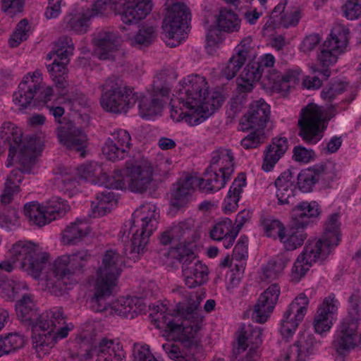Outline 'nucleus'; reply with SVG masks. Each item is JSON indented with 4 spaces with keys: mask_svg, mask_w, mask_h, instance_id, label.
<instances>
[{
    "mask_svg": "<svg viewBox=\"0 0 361 361\" xmlns=\"http://www.w3.org/2000/svg\"><path fill=\"white\" fill-rule=\"evenodd\" d=\"M341 240L338 214H333L326 224L325 230L321 239L314 243L305 245L302 252L298 257L292 270V278L298 281L309 270L312 263L319 259L324 260L331 249L338 245Z\"/></svg>",
    "mask_w": 361,
    "mask_h": 361,
    "instance_id": "nucleus-1",
    "label": "nucleus"
},
{
    "mask_svg": "<svg viewBox=\"0 0 361 361\" xmlns=\"http://www.w3.org/2000/svg\"><path fill=\"white\" fill-rule=\"evenodd\" d=\"M90 258L87 250L57 257L47 274L46 288L53 295H62L68 284L76 282L75 276L84 272Z\"/></svg>",
    "mask_w": 361,
    "mask_h": 361,
    "instance_id": "nucleus-2",
    "label": "nucleus"
},
{
    "mask_svg": "<svg viewBox=\"0 0 361 361\" xmlns=\"http://www.w3.org/2000/svg\"><path fill=\"white\" fill-rule=\"evenodd\" d=\"M123 264V257L117 252L109 250L104 254L102 264L97 271L94 294L90 300L94 311L102 312L106 309V299L116 286Z\"/></svg>",
    "mask_w": 361,
    "mask_h": 361,
    "instance_id": "nucleus-3",
    "label": "nucleus"
},
{
    "mask_svg": "<svg viewBox=\"0 0 361 361\" xmlns=\"http://www.w3.org/2000/svg\"><path fill=\"white\" fill-rule=\"evenodd\" d=\"M195 300L190 298L187 305L178 302L171 315L174 317L172 321L167 323L169 336L173 339L188 341L193 338L200 329L199 321L201 320L197 308L201 298L195 295Z\"/></svg>",
    "mask_w": 361,
    "mask_h": 361,
    "instance_id": "nucleus-4",
    "label": "nucleus"
},
{
    "mask_svg": "<svg viewBox=\"0 0 361 361\" xmlns=\"http://www.w3.org/2000/svg\"><path fill=\"white\" fill-rule=\"evenodd\" d=\"M11 255L13 262L8 260L0 262V271L10 273L13 269V264L19 262L20 268L37 279L49 264V255L45 252H37L35 245L31 242L15 244L11 250Z\"/></svg>",
    "mask_w": 361,
    "mask_h": 361,
    "instance_id": "nucleus-5",
    "label": "nucleus"
},
{
    "mask_svg": "<svg viewBox=\"0 0 361 361\" xmlns=\"http://www.w3.org/2000/svg\"><path fill=\"white\" fill-rule=\"evenodd\" d=\"M100 89L102 107L114 114L126 113L138 99L137 92L123 85L121 80L114 75L108 78Z\"/></svg>",
    "mask_w": 361,
    "mask_h": 361,
    "instance_id": "nucleus-6",
    "label": "nucleus"
},
{
    "mask_svg": "<svg viewBox=\"0 0 361 361\" xmlns=\"http://www.w3.org/2000/svg\"><path fill=\"white\" fill-rule=\"evenodd\" d=\"M159 217L156 207L150 204L142 205L134 212L130 226L133 237L130 254L143 252L149 236L157 228Z\"/></svg>",
    "mask_w": 361,
    "mask_h": 361,
    "instance_id": "nucleus-7",
    "label": "nucleus"
},
{
    "mask_svg": "<svg viewBox=\"0 0 361 361\" xmlns=\"http://www.w3.org/2000/svg\"><path fill=\"white\" fill-rule=\"evenodd\" d=\"M336 105H331L327 109L329 117L326 118L319 106L309 104L302 108L298 122V135L308 144H316L324 136L328 121L336 114Z\"/></svg>",
    "mask_w": 361,
    "mask_h": 361,
    "instance_id": "nucleus-8",
    "label": "nucleus"
},
{
    "mask_svg": "<svg viewBox=\"0 0 361 361\" xmlns=\"http://www.w3.org/2000/svg\"><path fill=\"white\" fill-rule=\"evenodd\" d=\"M319 214V205L316 202H303L292 209L289 233L287 235L283 234V238L280 239L286 250L292 251L302 245L307 238L304 228Z\"/></svg>",
    "mask_w": 361,
    "mask_h": 361,
    "instance_id": "nucleus-9",
    "label": "nucleus"
},
{
    "mask_svg": "<svg viewBox=\"0 0 361 361\" xmlns=\"http://www.w3.org/2000/svg\"><path fill=\"white\" fill-rule=\"evenodd\" d=\"M35 141L31 140L20 149V169H13L6 178L4 189L0 195V201L3 204L11 202L14 195L20 192L19 185L22 182V173H30L35 164Z\"/></svg>",
    "mask_w": 361,
    "mask_h": 361,
    "instance_id": "nucleus-10",
    "label": "nucleus"
},
{
    "mask_svg": "<svg viewBox=\"0 0 361 361\" xmlns=\"http://www.w3.org/2000/svg\"><path fill=\"white\" fill-rule=\"evenodd\" d=\"M16 310L18 318L32 328H49V318L56 319L59 323L63 321V310L61 307H54L39 314L31 295L25 294L18 300Z\"/></svg>",
    "mask_w": 361,
    "mask_h": 361,
    "instance_id": "nucleus-11",
    "label": "nucleus"
},
{
    "mask_svg": "<svg viewBox=\"0 0 361 361\" xmlns=\"http://www.w3.org/2000/svg\"><path fill=\"white\" fill-rule=\"evenodd\" d=\"M167 13L163 20L162 30L166 44L175 47L180 43L182 28L190 20L189 8L183 3L176 2L170 5V0L166 3Z\"/></svg>",
    "mask_w": 361,
    "mask_h": 361,
    "instance_id": "nucleus-12",
    "label": "nucleus"
},
{
    "mask_svg": "<svg viewBox=\"0 0 361 361\" xmlns=\"http://www.w3.org/2000/svg\"><path fill=\"white\" fill-rule=\"evenodd\" d=\"M166 73H159L154 78L152 90L149 97L137 93L140 115L142 118L159 114L163 108L164 99L168 97L171 85Z\"/></svg>",
    "mask_w": 361,
    "mask_h": 361,
    "instance_id": "nucleus-13",
    "label": "nucleus"
},
{
    "mask_svg": "<svg viewBox=\"0 0 361 361\" xmlns=\"http://www.w3.org/2000/svg\"><path fill=\"white\" fill-rule=\"evenodd\" d=\"M180 87L176 92L177 99L186 108L200 110L203 102L209 95L206 78L199 75H191L180 82Z\"/></svg>",
    "mask_w": 361,
    "mask_h": 361,
    "instance_id": "nucleus-14",
    "label": "nucleus"
},
{
    "mask_svg": "<svg viewBox=\"0 0 361 361\" xmlns=\"http://www.w3.org/2000/svg\"><path fill=\"white\" fill-rule=\"evenodd\" d=\"M69 207L61 198L54 197L46 205L32 202L25 204L24 214L31 224L42 227L51 221L63 216Z\"/></svg>",
    "mask_w": 361,
    "mask_h": 361,
    "instance_id": "nucleus-15",
    "label": "nucleus"
},
{
    "mask_svg": "<svg viewBox=\"0 0 361 361\" xmlns=\"http://www.w3.org/2000/svg\"><path fill=\"white\" fill-rule=\"evenodd\" d=\"M347 29L342 28L338 35L331 34V37L327 39L323 44L320 53L318 54V60L322 66L319 69L316 66H312L311 68L314 73H319L323 80H327L331 75L329 66L337 61V54L343 51L348 42Z\"/></svg>",
    "mask_w": 361,
    "mask_h": 361,
    "instance_id": "nucleus-16",
    "label": "nucleus"
},
{
    "mask_svg": "<svg viewBox=\"0 0 361 361\" xmlns=\"http://www.w3.org/2000/svg\"><path fill=\"white\" fill-rule=\"evenodd\" d=\"M152 175L153 168L147 160L130 159L126 162V185L133 192H145L152 180Z\"/></svg>",
    "mask_w": 361,
    "mask_h": 361,
    "instance_id": "nucleus-17",
    "label": "nucleus"
},
{
    "mask_svg": "<svg viewBox=\"0 0 361 361\" xmlns=\"http://www.w3.org/2000/svg\"><path fill=\"white\" fill-rule=\"evenodd\" d=\"M309 305V299L304 293H300L289 305L281 321L280 332L285 338L291 337L299 324L303 320Z\"/></svg>",
    "mask_w": 361,
    "mask_h": 361,
    "instance_id": "nucleus-18",
    "label": "nucleus"
},
{
    "mask_svg": "<svg viewBox=\"0 0 361 361\" xmlns=\"http://www.w3.org/2000/svg\"><path fill=\"white\" fill-rule=\"evenodd\" d=\"M59 142L66 149L78 152L82 157L85 155L88 139L85 132L76 126L72 121L61 123L56 129Z\"/></svg>",
    "mask_w": 361,
    "mask_h": 361,
    "instance_id": "nucleus-19",
    "label": "nucleus"
},
{
    "mask_svg": "<svg viewBox=\"0 0 361 361\" xmlns=\"http://www.w3.org/2000/svg\"><path fill=\"white\" fill-rule=\"evenodd\" d=\"M270 106L264 101L252 102L247 113L241 118L240 125L243 131H263L269 120Z\"/></svg>",
    "mask_w": 361,
    "mask_h": 361,
    "instance_id": "nucleus-20",
    "label": "nucleus"
},
{
    "mask_svg": "<svg viewBox=\"0 0 361 361\" xmlns=\"http://www.w3.org/2000/svg\"><path fill=\"white\" fill-rule=\"evenodd\" d=\"M86 354L82 359L88 360L96 355V361H123L125 352L123 346L114 340L106 338H102L94 346L86 350Z\"/></svg>",
    "mask_w": 361,
    "mask_h": 361,
    "instance_id": "nucleus-21",
    "label": "nucleus"
},
{
    "mask_svg": "<svg viewBox=\"0 0 361 361\" xmlns=\"http://www.w3.org/2000/svg\"><path fill=\"white\" fill-rule=\"evenodd\" d=\"M92 42L94 54L100 60L114 59L113 52L119 47L120 37L113 28L106 27L94 33Z\"/></svg>",
    "mask_w": 361,
    "mask_h": 361,
    "instance_id": "nucleus-22",
    "label": "nucleus"
},
{
    "mask_svg": "<svg viewBox=\"0 0 361 361\" xmlns=\"http://www.w3.org/2000/svg\"><path fill=\"white\" fill-rule=\"evenodd\" d=\"M49 328H32L35 335L32 336L33 343L35 347H53L58 338H64L68 334L69 329L65 324V317L63 315V321L59 323L56 319L48 320Z\"/></svg>",
    "mask_w": 361,
    "mask_h": 361,
    "instance_id": "nucleus-23",
    "label": "nucleus"
},
{
    "mask_svg": "<svg viewBox=\"0 0 361 361\" xmlns=\"http://www.w3.org/2000/svg\"><path fill=\"white\" fill-rule=\"evenodd\" d=\"M281 289L277 283L269 286L259 296L254 306L252 319L258 323H264L273 312L279 300Z\"/></svg>",
    "mask_w": 361,
    "mask_h": 361,
    "instance_id": "nucleus-24",
    "label": "nucleus"
},
{
    "mask_svg": "<svg viewBox=\"0 0 361 361\" xmlns=\"http://www.w3.org/2000/svg\"><path fill=\"white\" fill-rule=\"evenodd\" d=\"M152 10L151 0H123L118 6L116 14L121 16V20L126 25L137 24L145 18Z\"/></svg>",
    "mask_w": 361,
    "mask_h": 361,
    "instance_id": "nucleus-25",
    "label": "nucleus"
},
{
    "mask_svg": "<svg viewBox=\"0 0 361 361\" xmlns=\"http://www.w3.org/2000/svg\"><path fill=\"white\" fill-rule=\"evenodd\" d=\"M1 138H4L5 140V142H7L9 145L8 157L11 159H13V157L16 155L18 149H19L20 154V149L23 147V146L28 143L31 140H35V159H37V149L39 146L40 141L35 137H30L29 138L26 137L24 140H23V133L21 130L18 128L17 126H14V124L11 122H5L3 124L1 127Z\"/></svg>",
    "mask_w": 361,
    "mask_h": 361,
    "instance_id": "nucleus-26",
    "label": "nucleus"
},
{
    "mask_svg": "<svg viewBox=\"0 0 361 361\" xmlns=\"http://www.w3.org/2000/svg\"><path fill=\"white\" fill-rule=\"evenodd\" d=\"M195 185H198L197 177L185 175L180 178L171 193V205L178 209L186 205L190 200Z\"/></svg>",
    "mask_w": 361,
    "mask_h": 361,
    "instance_id": "nucleus-27",
    "label": "nucleus"
},
{
    "mask_svg": "<svg viewBox=\"0 0 361 361\" xmlns=\"http://www.w3.org/2000/svg\"><path fill=\"white\" fill-rule=\"evenodd\" d=\"M39 90V86L34 82L31 78L25 76L23 81L18 85V90L13 93V102L20 109H26L36 105V99L34 97Z\"/></svg>",
    "mask_w": 361,
    "mask_h": 361,
    "instance_id": "nucleus-28",
    "label": "nucleus"
},
{
    "mask_svg": "<svg viewBox=\"0 0 361 361\" xmlns=\"http://www.w3.org/2000/svg\"><path fill=\"white\" fill-rule=\"evenodd\" d=\"M314 348V336L302 333L298 340L290 347V350L286 353L283 361H289L291 357H295V361H305L306 358L313 353Z\"/></svg>",
    "mask_w": 361,
    "mask_h": 361,
    "instance_id": "nucleus-29",
    "label": "nucleus"
},
{
    "mask_svg": "<svg viewBox=\"0 0 361 361\" xmlns=\"http://www.w3.org/2000/svg\"><path fill=\"white\" fill-rule=\"evenodd\" d=\"M288 148V142L286 137H274L265 152L262 164V169L265 171H271L278 161L286 153Z\"/></svg>",
    "mask_w": 361,
    "mask_h": 361,
    "instance_id": "nucleus-30",
    "label": "nucleus"
},
{
    "mask_svg": "<svg viewBox=\"0 0 361 361\" xmlns=\"http://www.w3.org/2000/svg\"><path fill=\"white\" fill-rule=\"evenodd\" d=\"M336 300L334 295L326 298L322 306L317 310L314 320V327L318 334L327 331L331 328V322L329 321V315L337 311Z\"/></svg>",
    "mask_w": 361,
    "mask_h": 361,
    "instance_id": "nucleus-31",
    "label": "nucleus"
},
{
    "mask_svg": "<svg viewBox=\"0 0 361 361\" xmlns=\"http://www.w3.org/2000/svg\"><path fill=\"white\" fill-rule=\"evenodd\" d=\"M231 176L219 171L217 173L216 169H212V166H209L204 173V177L197 178L199 188L205 192L218 191L224 187Z\"/></svg>",
    "mask_w": 361,
    "mask_h": 361,
    "instance_id": "nucleus-32",
    "label": "nucleus"
},
{
    "mask_svg": "<svg viewBox=\"0 0 361 361\" xmlns=\"http://www.w3.org/2000/svg\"><path fill=\"white\" fill-rule=\"evenodd\" d=\"M145 307L140 298H121L113 302L111 309L114 312L126 318L133 319Z\"/></svg>",
    "mask_w": 361,
    "mask_h": 361,
    "instance_id": "nucleus-33",
    "label": "nucleus"
},
{
    "mask_svg": "<svg viewBox=\"0 0 361 361\" xmlns=\"http://www.w3.org/2000/svg\"><path fill=\"white\" fill-rule=\"evenodd\" d=\"M292 178V172L288 170L282 173L275 180L276 196L280 204H290L295 196L294 191L296 187Z\"/></svg>",
    "mask_w": 361,
    "mask_h": 361,
    "instance_id": "nucleus-34",
    "label": "nucleus"
},
{
    "mask_svg": "<svg viewBox=\"0 0 361 361\" xmlns=\"http://www.w3.org/2000/svg\"><path fill=\"white\" fill-rule=\"evenodd\" d=\"M262 331L259 327L253 328L251 325H243L237 337V348H235V358L237 354L244 352L249 345L259 346L262 343Z\"/></svg>",
    "mask_w": 361,
    "mask_h": 361,
    "instance_id": "nucleus-35",
    "label": "nucleus"
},
{
    "mask_svg": "<svg viewBox=\"0 0 361 361\" xmlns=\"http://www.w3.org/2000/svg\"><path fill=\"white\" fill-rule=\"evenodd\" d=\"M90 231L89 224L85 220H76L63 231L62 241L65 245H75L82 240Z\"/></svg>",
    "mask_w": 361,
    "mask_h": 361,
    "instance_id": "nucleus-36",
    "label": "nucleus"
},
{
    "mask_svg": "<svg viewBox=\"0 0 361 361\" xmlns=\"http://www.w3.org/2000/svg\"><path fill=\"white\" fill-rule=\"evenodd\" d=\"M262 76L260 66L255 61L247 64L243 73L237 79V85L241 91L252 92L254 82L259 81Z\"/></svg>",
    "mask_w": 361,
    "mask_h": 361,
    "instance_id": "nucleus-37",
    "label": "nucleus"
},
{
    "mask_svg": "<svg viewBox=\"0 0 361 361\" xmlns=\"http://www.w3.org/2000/svg\"><path fill=\"white\" fill-rule=\"evenodd\" d=\"M69 62V59H59L57 57L54 59L51 64L47 66L48 71L52 76L55 86L59 90L60 94H65V89L68 86L66 80L67 68L66 66Z\"/></svg>",
    "mask_w": 361,
    "mask_h": 361,
    "instance_id": "nucleus-38",
    "label": "nucleus"
},
{
    "mask_svg": "<svg viewBox=\"0 0 361 361\" xmlns=\"http://www.w3.org/2000/svg\"><path fill=\"white\" fill-rule=\"evenodd\" d=\"M190 267H186L183 271L185 285L190 288H195L203 284L207 279L208 268L200 261L196 262Z\"/></svg>",
    "mask_w": 361,
    "mask_h": 361,
    "instance_id": "nucleus-39",
    "label": "nucleus"
},
{
    "mask_svg": "<svg viewBox=\"0 0 361 361\" xmlns=\"http://www.w3.org/2000/svg\"><path fill=\"white\" fill-rule=\"evenodd\" d=\"M91 14L84 12L78 14H69L63 20V29L66 32L82 35L87 32Z\"/></svg>",
    "mask_w": 361,
    "mask_h": 361,
    "instance_id": "nucleus-40",
    "label": "nucleus"
},
{
    "mask_svg": "<svg viewBox=\"0 0 361 361\" xmlns=\"http://www.w3.org/2000/svg\"><path fill=\"white\" fill-rule=\"evenodd\" d=\"M109 190L106 188L97 195L96 202H92V209L94 214L102 216L109 213L113 207L116 205L117 200L114 193Z\"/></svg>",
    "mask_w": 361,
    "mask_h": 361,
    "instance_id": "nucleus-41",
    "label": "nucleus"
},
{
    "mask_svg": "<svg viewBox=\"0 0 361 361\" xmlns=\"http://www.w3.org/2000/svg\"><path fill=\"white\" fill-rule=\"evenodd\" d=\"M170 255L173 258L177 259L182 264V271L186 267H190L192 264H195L196 262H199L196 259V255L192 249V245L190 243H179L178 245L173 247Z\"/></svg>",
    "mask_w": 361,
    "mask_h": 361,
    "instance_id": "nucleus-42",
    "label": "nucleus"
},
{
    "mask_svg": "<svg viewBox=\"0 0 361 361\" xmlns=\"http://www.w3.org/2000/svg\"><path fill=\"white\" fill-rule=\"evenodd\" d=\"M245 185V178L244 176H239L234 180L224 200L223 210L226 213L232 212L236 209L242 188Z\"/></svg>",
    "mask_w": 361,
    "mask_h": 361,
    "instance_id": "nucleus-43",
    "label": "nucleus"
},
{
    "mask_svg": "<svg viewBox=\"0 0 361 361\" xmlns=\"http://www.w3.org/2000/svg\"><path fill=\"white\" fill-rule=\"evenodd\" d=\"M217 26L219 30L233 32L240 29V19L231 10L222 8L217 18Z\"/></svg>",
    "mask_w": 361,
    "mask_h": 361,
    "instance_id": "nucleus-44",
    "label": "nucleus"
},
{
    "mask_svg": "<svg viewBox=\"0 0 361 361\" xmlns=\"http://www.w3.org/2000/svg\"><path fill=\"white\" fill-rule=\"evenodd\" d=\"M184 226L183 224H179L171 230L162 232L159 236L161 244L167 245L174 240L180 241V243H185L191 231L188 228L184 229Z\"/></svg>",
    "mask_w": 361,
    "mask_h": 361,
    "instance_id": "nucleus-45",
    "label": "nucleus"
},
{
    "mask_svg": "<svg viewBox=\"0 0 361 361\" xmlns=\"http://www.w3.org/2000/svg\"><path fill=\"white\" fill-rule=\"evenodd\" d=\"M350 302L351 303L353 311L349 312L348 315L343 319L338 331L344 332V334L358 336V318L357 317L358 313L357 307L358 305L356 301L353 300V297H350Z\"/></svg>",
    "mask_w": 361,
    "mask_h": 361,
    "instance_id": "nucleus-46",
    "label": "nucleus"
},
{
    "mask_svg": "<svg viewBox=\"0 0 361 361\" xmlns=\"http://www.w3.org/2000/svg\"><path fill=\"white\" fill-rule=\"evenodd\" d=\"M357 341L358 336L338 331L336 338L333 341V346L338 354L343 355L346 351L354 348L357 345Z\"/></svg>",
    "mask_w": 361,
    "mask_h": 361,
    "instance_id": "nucleus-47",
    "label": "nucleus"
},
{
    "mask_svg": "<svg viewBox=\"0 0 361 361\" xmlns=\"http://www.w3.org/2000/svg\"><path fill=\"white\" fill-rule=\"evenodd\" d=\"M288 261V259L281 257L275 261L269 262L262 267V279L274 280L277 279L281 274Z\"/></svg>",
    "mask_w": 361,
    "mask_h": 361,
    "instance_id": "nucleus-48",
    "label": "nucleus"
},
{
    "mask_svg": "<svg viewBox=\"0 0 361 361\" xmlns=\"http://www.w3.org/2000/svg\"><path fill=\"white\" fill-rule=\"evenodd\" d=\"M23 337L17 334L0 336V357L8 355L23 345Z\"/></svg>",
    "mask_w": 361,
    "mask_h": 361,
    "instance_id": "nucleus-49",
    "label": "nucleus"
},
{
    "mask_svg": "<svg viewBox=\"0 0 361 361\" xmlns=\"http://www.w3.org/2000/svg\"><path fill=\"white\" fill-rule=\"evenodd\" d=\"M97 184L104 185L106 189H123L126 187L125 177L123 178L121 171L115 170L114 174L109 176L106 173L101 172L97 177Z\"/></svg>",
    "mask_w": 361,
    "mask_h": 361,
    "instance_id": "nucleus-50",
    "label": "nucleus"
},
{
    "mask_svg": "<svg viewBox=\"0 0 361 361\" xmlns=\"http://www.w3.org/2000/svg\"><path fill=\"white\" fill-rule=\"evenodd\" d=\"M123 0H95L91 10L86 12L91 14V18L94 16H104L109 10H113L115 13L118 11V6L123 4Z\"/></svg>",
    "mask_w": 361,
    "mask_h": 361,
    "instance_id": "nucleus-51",
    "label": "nucleus"
},
{
    "mask_svg": "<svg viewBox=\"0 0 361 361\" xmlns=\"http://www.w3.org/2000/svg\"><path fill=\"white\" fill-rule=\"evenodd\" d=\"M334 168V164L331 162L312 167V170L314 172L316 182L322 181L324 184L331 182L336 176Z\"/></svg>",
    "mask_w": 361,
    "mask_h": 361,
    "instance_id": "nucleus-52",
    "label": "nucleus"
},
{
    "mask_svg": "<svg viewBox=\"0 0 361 361\" xmlns=\"http://www.w3.org/2000/svg\"><path fill=\"white\" fill-rule=\"evenodd\" d=\"M26 286L7 279H0V295L7 300H13L21 288Z\"/></svg>",
    "mask_w": 361,
    "mask_h": 361,
    "instance_id": "nucleus-53",
    "label": "nucleus"
},
{
    "mask_svg": "<svg viewBox=\"0 0 361 361\" xmlns=\"http://www.w3.org/2000/svg\"><path fill=\"white\" fill-rule=\"evenodd\" d=\"M73 49L72 39L68 36H63L56 42L54 55L59 59H69V56L73 54Z\"/></svg>",
    "mask_w": 361,
    "mask_h": 361,
    "instance_id": "nucleus-54",
    "label": "nucleus"
},
{
    "mask_svg": "<svg viewBox=\"0 0 361 361\" xmlns=\"http://www.w3.org/2000/svg\"><path fill=\"white\" fill-rule=\"evenodd\" d=\"M348 83L340 80L331 82L322 92L321 97L328 102H332L338 95L346 90Z\"/></svg>",
    "mask_w": 361,
    "mask_h": 361,
    "instance_id": "nucleus-55",
    "label": "nucleus"
},
{
    "mask_svg": "<svg viewBox=\"0 0 361 361\" xmlns=\"http://www.w3.org/2000/svg\"><path fill=\"white\" fill-rule=\"evenodd\" d=\"M30 26L26 18L21 20L16 25V30L9 39L11 47H17L22 42L26 40L29 36Z\"/></svg>",
    "mask_w": 361,
    "mask_h": 361,
    "instance_id": "nucleus-56",
    "label": "nucleus"
},
{
    "mask_svg": "<svg viewBox=\"0 0 361 361\" xmlns=\"http://www.w3.org/2000/svg\"><path fill=\"white\" fill-rule=\"evenodd\" d=\"M78 174L81 178L97 184V177L100 176L102 168L96 163L80 165L77 168Z\"/></svg>",
    "mask_w": 361,
    "mask_h": 361,
    "instance_id": "nucleus-57",
    "label": "nucleus"
},
{
    "mask_svg": "<svg viewBox=\"0 0 361 361\" xmlns=\"http://www.w3.org/2000/svg\"><path fill=\"white\" fill-rule=\"evenodd\" d=\"M156 38V28L153 26L145 25L132 38V44L135 45H149Z\"/></svg>",
    "mask_w": 361,
    "mask_h": 361,
    "instance_id": "nucleus-58",
    "label": "nucleus"
},
{
    "mask_svg": "<svg viewBox=\"0 0 361 361\" xmlns=\"http://www.w3.org/2000/svg\"><path fill=\"white\" fill-rule=\"evenodd\" d=\"M236 94L231 98L230 107L228 111V117L234 118L247 103V93L250 92L241 91L237 85Z\"/></svg>",
    "mask_w": 361,
    "mask_h": 361,
    "instance_id": "nucleus-59",
    "label": "nucleus"
},
{
    "mask_svg": "<svg viewBox=\"0 0 361 361\" xmlns=\"http://www.w3.org/2000/svg\"><path fill=\"white\" fill-rule=\"evenodd\" d=\"M224 101V97L223 95L218 92H214L211 97L207 96L200 109L204 112L205 117H207L221 106Z\"/></svg>",
    "mask_w": 361,
    "mask_h": 361,
    "instance_id": "nucleus-60",
    "label": "nucleus"
},
{
    "mask_svg": "<svg viewBox=\"0 0 361 361\" xmlns=\"http://www.w3.org/2000/svg\"><path fill=\"white\" fill-rule=\"evenodd\" d=\"M245 60L240 56V54H235L228 61L225 68L221 71V75L228 80L234 78L241 67L244 65Z\"/></svg>",
    "mask_w": 361,
    "mask_h": 361,
    "instance_id": "nucleus-61",
    "label": "nucleus"
},
{
    "mask_svg": "<svg viewBox=\"0 0 361 361\" xmlns=\"http://www.w3.org/2000/svg\"><path fill=\"white\" fill-rule=\"evenodd\" d=\"M109 143L120 147L129 152L131 144V137L126 130L119 129L111 133L106 140Z\"/></svg>",
    "mask_w": 361,
    "mask_h": 361,
    "instance_id": "nucleus-62",
    "label": "nucleus"
},
{
    "mask_svg": "<svg viewBox=\"0 0 361 361\" xmlns=\"http://www.w3.org/2000/svg\"><path fill=\"white\" fill-rule=\"evenodd\" d=\"M234 229L232 228V221L229 219L216 223L211 229L209 235L214 240H221L223 238L229 234Z\"/></svg>",
    "mask_w": 361,
    "mask_h": 361,
    "instance_id": "nucleus-63",
    "label": "nucleus"
},
{
    "mask_svg": "<svg viewBox=\"0 0 361 361\" xmlns=\"http://www.w3.org/2000/svg\"><path fill=\"white\" fill-rule=\"evenodd\" d=\"M163 349L169 357L175 361H194V356L188 354L184 350H180L179 346L174 343H167L163 345Z\"/></svg>",
    "mask_w": 361,
    "mask_h": 361,
    "instance_id": "nucleus-64",
    "label": "nucleus"
}]
</instances>
